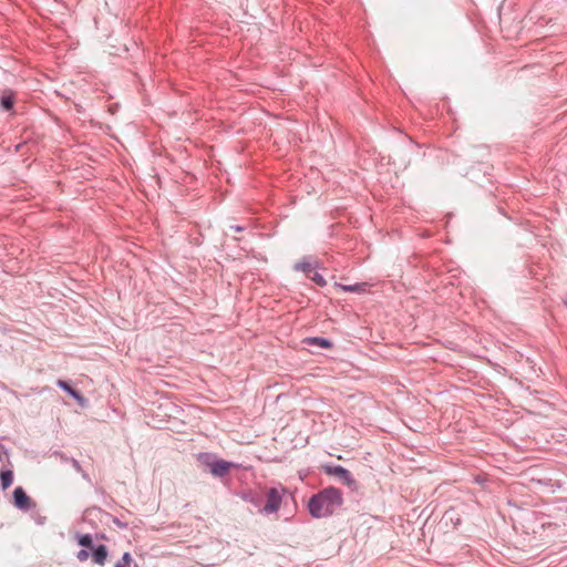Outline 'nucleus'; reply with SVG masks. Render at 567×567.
Segmentation results:
<instances>
[{"label": "nucleus", "instance_id": "f257e3e1", "mask_svg": "<svg viewBox=\"0 0 567 567\" xmlns=\"http://www.w3.org/2000/svg\"><path fill=\"white\" fill-rule=\"evenodd\" d=\"M342 504L341 491L329 486L311 496L308 502V509L312 517L321 518L332 515Z\"/></svg>", "mask_w": 567, "mask_h": 567}, {"label": "nucleus", "instance_id": "f03ea898", "mask_svg": "<svg viewBox=\"0 0 567 567\" xmlns=\"http://www.w3.org/2000/svg\"><path fill=\"white\" fill-rule=\"evenodd\" d=\"M197 461L207 468L215 477H224L228 472L236 467V464L229 461L218 458L215 454L202 452L197 455Z\"/></svg>", "mask_w": 567, "mask_h": 567}, {"label": "nucleus", "instance_id": "7ed1b4c3", "mask_svg": "<svg viewBox=\"0 0 567 567\" xmlns=\"http://www.w3.org/2000/svg\"><path fill=\"white\" fill-rule=\"evenodd\" d=\"M323 471L328 475H332L347 485L349 488L354 489L357 487V481L353 478L351 472L341 465H326Z\"/></svg>", "mask_w": 567, "mask_h": 567}, {"label": "nucleus", "instance_id": "20e7f679", "mask_svg": "<svg viewBox=\"0 0 567 567\" xmlns=\"http://www.w3.org/2000/svg\"><path fill=\"white\" fill-rule=\"evenodd\" d=\"M285 488L278 489L276 487H271L267 492V502L265 506L260 509L261 513L269 515L277 513L282 503V493Z\"/></svg>", "mask_w": 567, "mask_h": 567}, {"label": "nucleus", "instance_id": "39448f33", "mask_svg": "<svg viewBox=\"0 0 567 567\" xmlns=\"http://www.w3.org/2000/svg\"><path fill=\"white\" fill-rule=\"evenodd\" d=\"M13 505L23 512H28L35 506L21 486L16 487L13 491Z\"/></svg>", "mask_w": 567, "mask_h": 567}, {"label": "nucleus", "instance_id": "423d86ee", "mask_svg": "<svg viewBox=\"0 0 567 567\" xmlns=\"http://www.w3.org/2000/svg\"><path fill=\"white\" fill-rule=\"evenodd\" d=\"M107 548L105 545H99L92 548L93 561L100 566H104L107 559Z\"/></svg>", "mask_w": 567, "mask_h": 567}, {"label": "nucleus", "instance_id": "0eeeda50", "mask_svg": "<svg viewBox=\"0 0 567 567\" xmlns=\"http://www.w3.org/2000/svg\"><path fill=\"white\" fill-rule=\"evenodd\" d=\"M302 343L307 344V346H317V347L324 348V349L332 348V342L329 339L321 338V337L306 338V339H303Z\"/></svg>", "mask_w": 567, "mask_h": 567}, {"label": "nucleus", "instance_id": "6e6552de", "mask_svg": "<svg viewBox=\"0 0 567 567\" xmlns=\"http://www.w3.org/2000/svg\"><path fill=\"white\" fill-rule=\"evenodd\" d=\"M58 386L65 391L69 395L82 403L84 401L83 395L75 389H73L66 381L59 380Z\"/></svg>", "mask_w": 567, "mask_h": 567}, {"label": "nucleus", "instance_id": "1a4fd4ad", "mask_svg": "<svg viewBox=\"0 0 567 567\" xmlns=\"http://www.w3.org/2000/svg\"><path fill=\"white\" fill-rule=\"evenodd\" d=\"M316 267L312 266V264L307 259V258H303L302 260H300L299 262H297L295 266H293V269L297 270V271H302L305 272L308 277L310 276V274L313 271Z\"/></svg>", "mask_w": 567, "mask_h": 567}, {"label": "nucleus", "instance_id": "9d476101", "mask_svg": "<svg viewBox=\"0 0 567 567\" xmlns=\"http://www.w3.org/2000/svg\"><path fill=\"white\" fill-rule=\"evenodd\" d=\"M1 487L7 489L13 482V473L10 470L1 471L0 473Z\"/></svg>", "mask_w": 567, "mask_h": 567}, {"label": "nucleus", "instance_id": "9b49d317", "mask_svg": "<svg viewBox=\"0 0 567 567\" xmlns=\"http://www.w3.org/2000/svg\"><path fill=\"white\" fill-rule=\"evenodd\" d=\"M13 95L12 94H3L0 97V105L2 110L10 111L13 107Z\"/></svg>", "mask_w": 567, "mask_h": 567}, {"label": "nucleus", "instance_id": "f8f14e48", "mask_svg": "<svg viewBox=\"0 0 567 567\" xmlns=\"http://www.w3.org/2000/svg\"><path fill=\"white\" fill-rule=\"evenodd\" d=\"M78 543L84 548H93V540L90 534H83L79 536Z\"/></svg>", "mask_w": 567, "mask_h": 567}, {"label": "nucleus", "instance_id": "ddd939ff", "mask_svg": "<svg viewBox=\"0 0 567 567\" xmlns=\"http://www.w3.org/2000/svg\"><path fill=\"white\" fill-rule=\"evenodd\" d=\"M309 279H311L316 285H318L319 287H324L327 285V281L326 279L323 278L322 275H320L319 272L315 271L312 275L309 276Z\"/></svg>", "mask_w": 567, "mask_h": 567}, {"label": "nucleus", "instance_id": "4468645a", "mask_svg": "<svg viewBox=\"0 0 567 567\" xmlns=\"http://www.w3.org/2000/svg\"><path fill=\"white\" fill-rule=\"evenodd\" d=\"M132 556L130 553H124L122 558L115 564L114 567H130Z\"/></svg>", "mask_w": 567, "mask_h": 567}, {"label": "nucleus", "instance_id": "2eb2a0df", "mask_svg": "<svg viewBox=\"0 0 567 567\" xmlns=\"http://www.w3.org/2000/svg\"><path fill=\"white\" fill-rule=\"evenodd\" d=\"M243 499L246 501V502L252 503L256 506H259L260 501H261L260 497L256 496L252 493H245L243 495Z\"/></svg>", "mask_w": 567, "mask_h": 567}, {"label": "nucleus", "instance_id": "dca6fc26", "mask_svg": "<svg viewBox=\"0 0 567 567\" xmlns=\"http://www.w3.org/2000/svg\"><path fill=\"white\" fill-rule=\"evenodd\" d=\"M70 461H71V464H72L73 468H74L76 472L81 473V474H82V476H83L85 480H89L87 474L83 471V468H82L81 464H80L75 458H71Z\"/></svg>", "mask_w": 567, "mask_h": 567}, {"label": "nucleus", "instance_id": "f3484780", "mask_svg": "<svg viewBox=\"0 0 567 567\" xmlns=\"http://www.w3.org/2000/svg\"><path fill=\"white\" fill-rule=\"evenodd\" d=\"M89 556H90V553L86 549H81L76 554V558L80 561H85L89 558Z\"/></svg>", "mask_w": 567, "mask_h": 567}, {"label": "nucleus", "instance_id": "a211bd4d", "mask_svg": "<svg viewBox=\"0 0 567 567\" xmlns=\"http://www.w3.org/2000/svg\"><path fill=\"white\" fill-rule=\"evenodd\" d=\"M339 286L344 291L353 292V291H358L359 290V286L358 285H339Z\"/></svg>", "mask_w": 567, "mask_h": 567}, {"label": "nucleus", "instance_id": "6ab92c4d", "mask_svg": "<svg viewBox=\"0 0 567 567\" xmlns=\"http://www.w3.org/2000/svg\"><path fill=\"white\" fill-rule=\"evenodd\" d=\"M113 523L118 526L120 528H127V524L126 523H123L121 522L117 517H114L113 518Z\"/></svg>", "mask_w": 567, "mask_h": 567}, {"label": "nucleus", "instance_id": "aec40b11", "mask_svg": "<svg viewBox=\"0 0 567 567\" xmlns=\"http://www.w3.org/2000/svg\"><path fill=\"white\" fill-rule=\"evenodd\" d=\"M230 229H233V230H235V231H241V230L244 229V227H241V226H237V225H236V226H235V225H233V226H230Z\"/></svg>", "mask_w": 567, "mask_h": 567}, {"label": "nucleus", "instance_id": "412c9836", "mask_svg": "<svg viewBox=\"0 0 567 567\" xmlns=\"http://www.w3.org/2000/svg\"><path fill=\"white\" fill-rule=\"evenodd\" d=\"M564 305L567 307V297L564 299Z\"/></svg>", "mask_w": 567, "mask_h": 567}]
</instances>
